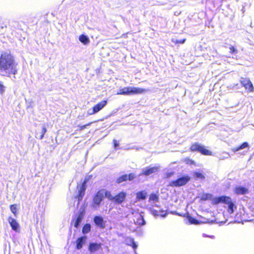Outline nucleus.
Segmentation results:
<instances>
[{
	"mask_svg": "<svg viewBox=\"0 0 254 254\" xmlns=\"http://www.w3.org/2000/svg\"><path fill=\"white\" fill-rule=\"evenodd\" d=\"M17 64L12 56L7 53L0 55V74L5 76L15 75L17 73Z\"/></svg>",
	"mask_w": 254,
	"mask_h": 254,
	"instance_id": "nucleus-1",
	"label": "nucleus"
},
{
	"mask_svg": "<svg viewBox=\"0 0 254 254\" xmlns=\"http://www.w3.org/2000/svg\"><path fill=\"white\" fill-rule=\"evenodd\" d=\"M146 91V89L136 87H127L119 89L117 94L129 95L131 94H141Z\"/></svg>",
	"mask_w": 254,
	"mask_h": 254,
	"instance_id": "nucleus-2",
	"label": "nucleus"
},
{
	"mask_svg": "<svg viewBox=\"0 0 254 254\" xmlns=\"http://www.w3.org/2000/svg\"><path fill=\"white\" fill-rule=\"evenodd\" d=\"M214 202L216 203H218L220 202H223L228 205V211L229 213H233L234 212V208H236V206L234 205V204L232 201L231 198L229 197L222 196L216 198Z\"/></svg>",
	"mask_w": 254,
	"mask_h": 254,
	"instance_id": "nucleus-3",
	"label": "nucleus"
},
{
	"mask_svg": "<svg viewBox=\"0 0 254 254\" xmlns=\"http://www.w3.org/2000/svg\"><path fill=\"white\" fill-rule=\"evenodd\" d=\"M190 180V178L188 176H183L176 180L170 183L169 185L173 187H179L186 185Z\"/></svg>",
	"mask_w": 254,
	"mask_h": 254,
	"instance_id": "nucleus-4",
	"label": "nucleus"
},
{
	"mask_svg": "<svg viewBox=\"0 0 254 254\" xmlns=\"http://www.w3.org/2000/svg\"><path fill=\"white\" fill-rule=\"evenodd\" d=\"M103 191L101 190L98 191L93 199V202L92 207L94 209H98L100 206L101 202L102 201L104 198Z\"/></svg>",
	"mask_w": 254,
	"mask_h": 254,
	"instance_id": "nucleus-5",
	"label": "nucleus"
},
{
	"mask_svg": "<svg viewBox=\"0 0 254 254\" xmlns=\"http://www.w3.org/2000/svg\"><path fill=\"white\" fill-rule=\"evenodd\" d=\"M190 150L192 151H197L201 153L203 155H210L211 152L205 149L204 146L201 145L200 144L195 143L193 144L190 147Z\"/></svg>",
	"mask_w": 254,
	"mask_h": 254,
	"instance_id": "nucleus-6",
	"label": "nucleus"
},
{
	"mask_svg": "<svg viewBox=\"0 0 254 254\" xmlns=\"http://www.w3.org/2000/svg\"><path fill=\"white\" fill-rule=\"evenodd\" d=\"M160 169V166H154L152 167H147L142 169L141 172L139 174V176L144 175L149 176L153 173H155L159 170Z\"/></svg>",
	"mask_w": 254,
	"mask_h": 254,
	"instance_id": "nucleus-7",
	"label": "nucleus"
},
{
	"mask_svg": "<svg viewBox=\"0 0 254 254\" xmlns=\"http://www.w3.org/2000/svg\"><path fill=\"white\" fill-rule=\"evenodd\" d=\"M240 81L242 85L245 88L246 90L250 92L253 91L254 87L249 79L242 78Z\"/></svg>",
	"mask_w": 254,
	"mask_h": 254,
	"instance_id": "nucleus-8",
	"label": "nucleus"
},
{
	"mask_svg": "<svg viewBox=\"0 0 254 254\" xmlns=\"http://www.w3.org/2000/svg\"><path fill=\"white\" fill-rule=\"evenodd\" d=\"M85 213V209L84 208H80L79 211L78 216L76 219L74 226L75 228H77L79 226L81 222L83 219Z\"/></svg>",
	"mask_w": 254,
	"mask_h": 254,
	"instance_id": "nucleus-9",
	"label": "nucleus"
},
{
	"mask_svg": "<svg viewBox=\"0 0 254 254\" xmlns=\"http://www.w3.org/2000/svg\"><path fill=\"white\" fill-rule=\"evenodd\" d=\"M87 182V180L86 179H85L83 183L82 184L81 186L80 187V188L78 190V201H80L82 199L83 196H84L85 194V191L86 189V183Z\"/></svg>",
	"mask_w": 254,
	"mask_h": 254,
	"instance_id": "nucleus-10",
	"label": "nucleus"
},
{
	"mask_svg": "<svg viewBox=\"0 0 254 254\" xmlns=\"http://www.w3.org/2000/svg\"><path fill=\"white\" fill-rule=\"evenodd\" d=\"M87 236H83L78 238L76 241V248L77 250H80L87 242Z\"/></svg>",
	"mask_w": 254,
	"mask_h": 254,
	"instance_id": "nucleus-11",
	"label": "nucleus"
},
{
	"mask_svg": "<svg viewBox=\"0 0 254 254\" xmlns=\"http://www.w3.org/2000/svg\"><path fill=\"white\" fill-rule=\"evenodd\" d=\"M126 196V193L122 191L120 192L118 194L115 196L114 201L116 203L120 204L125 200Z\"/></svg>",
	"mask_w": 254,
	"mask_h": 254,
	"instance_id": "nucleus-12",
	"label": "nucleus"
},
{
	"mask_svg": "<svg viewBox=\"0 0 254 254\" xmlns=\"http://www.w3.org/2000/svg\"><path fill=\"white\" fill-rule=\"evenodd\" d=\"M94 222L95 224L99 228H104L105 227V223L103 218L99 216H96L94 218Z\"/></svg>",
	"mask_w": 254,
	"mask_h": 254,
	"instance_id": "nucleus-13",
	"label": "nucleus"
},
{
	"mask_svg": "<svg viewBox=\"0 0 254 254\" xmlns=\"http://www.w3.org/2000/svg\"><path fill=\"white\" fill-rule=\"evenodd\" d=\"M101 247L100 244L90 243L89 245L88 250L92 254L100 250Z\"/></svg>",
	"mask_w": 254,
	"mask_h": 254,
	"instance_id": "nucleus-14",
	"label": "nucleus"
},
{
	"mask_svg": "<svg viewBox=\"0 0 254 254\" xmlns=\"http://www.w3.org/2000/svg\"><path fill=\"white\" fill-rule=\"evenodd\" d=\"M8 221L12 229L16 232L18 231L19 228V224L16 222V220L11 217H9Z\"/></svg>",
	"mask_w": 254,
	"mask_h": 254,
	"instance_id": "nucleus-15",
	"label": "nucleus"
},
{
	"mask_svg": "<svg viewBox=\"0 0 254 254\" xmlns=\"http://www.w3.org/2000/svg\"><path fill=\"white\" fill-rule=\"evenodd\" d=\"M107 104L106 100L102 101L100 103L96 104L93 108L94 109V112L96 113L102 110Z\"/></svg>",
	"mask_w": 254,
	"mask_h": 254,
	"instance_id": "nucleus-16",
	"label": "nucleus"
},
{
	"mask_svg": "<svg viewBox=\"0 0 254 254\" xmlns=\"http://www.w3.org/2000/svg\"><path fill=\"white\" fill-rule=\"evenodd\" d=\"M136 196L138 200L145 199L147 196V192L145 190L139 191L136 193Z\"/></svg>",
	"mask_w": 254,
	"mask_h": 254,
	"instance_id": "nucleus-17",
	"label": "nucleus"
},
{
	"mask_svg": "<svg viewBox=\"0 0 254 254\" xmlns=\"http://www.w3.org/2000/svg\"><path fill=\"white\" fill-rule=\"evenodd\" d=\"M103 191V196L107 197L110 200H114L115 196H113L111 192L104 189L101 190Z\"/></svg>",
	"mask_w": 254,
	"mask_h": 254,
	"instance_id": "nucleus-18",
	"label": "nucleus"
},
{
	"mask_svg": "<svg viewBox=\"0 0 254 254\" xmlns=\"http://www.w3.org/2000/svg\"><path fill=\"white\" fill-rule=\"evenodd\" d=\"M79 41L84 45L88 44L90 42L88 37L85 35H81L79 37Z\"/></svg>",
	"mask_w": 254,
	"mask_h": 254,
	"instance_id": "nucleus-19",
	"label": "nucleus"
},
{
	"mask_svg": "<svg viewBox=\"0 0 254 254\" xmlns=\"http://www.w3.org/2000/svg\"><path fill=\"white\" fill-rule=\"evenodd\" d=\"M193 177L195 179L204 180L205 178L203 174L198 172H194L193 173Z\"/></svg>",
	"mask_w": 254,
	"mask_h": 254,
	"instance_id": "nucleus-20",
	"label": "nucleus"
},
{
	"mask_svg": "<svg viewBox=\"0 0 254 254\" xmlns=\"http://www.w3.org/2000/svg\"><path fill=\"white\" fill-rule=\"evenodd\" d=\"M91 225L89 224H85L82 228V233L84 234H87L90 231Z\"/></svg>",
	"mask_w": 254,
	"mask_h": 254,
	"instance_id": "nucleus-21",
	"label": "nucleus"
},
{
	"mask_svg": "<svg viewBox=\"0 0 254 254\" xmlns=\"http://www.w3.org/2000/svg\"><path fill=\"white\" fill-rule=\"evenodd\" d=\"M128 180V176L127 175H123L121 177H120L117 181V182L118 183V184H120V183H121L124 181H126Z\"/></svg>",
	"mask_w": 254,
	"mask_h": 254,
	"instance_id": "nucleus-22",
	"label": "nucleus"
},
{
	"mask_svg": "<svg viewBox=\"0 0 254 254\" xmlns=\"http://www.w3.org/2000/svg\"><path fill=\"white\" fill-rule=\"evenodd\" d=\"M6 88L4 82L0 80V94H3L5 92Z\"/></svg>",
	"mask_w": 254,
	"mask_h": 254,
	"instance_id": "nucleus-23",
	"label": "nucleus"
},
{
	"mask_svg": "<svg viewBox=\"0 0 254 254\" xmlns=\"http://www.w3.org/2000/svg\"><path fill=\"white\" fill-rule=\"evenodd\" d=\"M243 149H245V152H247L249 150V146L247 142H244L239 146V151Z\"/></svg>",
	"mask_w": 254,
	"mask_h": 254,
	"instance_id": "nucleus-24",
	"label": "nucleus"
},
{
	"mask_svg": "<svg viewBox=\"0 0 254 254\" xmlns=\"http://www.w3.org/2000/svg\"><path fill=\"white\" fill-rule=\"evenodd\" d=\"M158 200L159 197L156 194L152 193L150 195L149 201L152 200L157 202L158 201Z\"/></svg>",
	"mask_w": 254,
	"mask_h": 254,
	"instance_id": "nucleus-25",
	"label": "nucleus"
},
{
	"mask_svg": "<svg viewBox=\"0 0 254 254\" xmlns=\"http://www.w3.org/2000/svg\"><path fill=\"white\" fill-rule=\"evenodd\" d=\"M188 220H189L190 223V224H196L198 223V221L196 219H194V218H193L191 216H189Z\"/></svg>",
	"mask_w": 254,
	"mask_h": 254,
	"instance_id": "nucleus-26",
	"label": "nucleus"
},
{
	"mask_svg": "<svg viewBox=\"0 0 254 254\" xmlns=\"http://www.w3.org/2000/svg\"><path fill=\"white\" fill-rule=\"evenodd\" d=\"M47 131V129H46V127L45 126H43L42 127V130H41V134L40 135V137H39V139H42L43 137H44V135L45 134V133Z\"/></svg>",
	"mask_w": 254,
	"mask_h": 254,
	"instance_id": "nucleus-27",
	"label": "nucleus"
},
{
	"mask_svg": "<svg viewBox=\"0 0 254 254\" xmlns=\"http://www.w3.org/2000/svg\"><path fill=\"white\" fill-rule=\"evenodd\" d=\"M16 206L15 204L10 205V210L16 216Z\"/></svg>",
	"mask_w": 254,
	"mask_h": 254,
	"instance_id": "nucleus-28",
	"label": "nucleus"
},
{
	"mask_svg": "<svg viewBox=\"0 0 254 254\" xmlns=\"http://www.w3.org/2000/svg\"><path fill=\"white\" fill-rule=\"evenodd\" d=\"M248 191L246 188L239 187V194H245Z\"/></svg>",
	"mask_w": 254,
	"mask_h": 254,
	"instance_id": "nucleus-29",
	"label": "nucleus"
},
{
	"mask_svg": "<svg viewBox=\"0 0 254 254\" xmlns=\"http://www.w3.org/2000/svg\"><path fill=\"white\" fill-rule=\"evenodd\" d=\"M94 111H95V110H94V108H93L92 109H89L87 111V114L89 115H93V114L96 113V112H94Z\"/></svg>",
	"mask_w": 254,
	"mask_h": 254,
	"instance_id": "nucleus-30",
	"label": "nucleus"
},
{
	"mask_svg": "<svg viewBox=\"0 0 254 254\" xmlns=\"http://www.w3.org/2000/svg\"><path fill=\"white\" fill-rule=\"evenodd\" d=\"M128 176V180L131 181L135 178V175L134 174L130 173Z\"/></svg>",
	"mask_w": 254,
	"mask_h": 254,
	"instance_id": "nucleus-31",
	"label": "nucleus"
},
{
	"mask_svg": "<svg viewBox=\"0 0 254 254\" xmlns=\"http://www.w3.org/2000/svg\"><path fill=\"white\" fill-rule=\"evenodd\" d=\"M152 212L154 216H159L160 215V211L159 212L156 210H152Z\"/></svg>",
	"mask_w": 254,
	"mask_h": 254,
	"instance_id": "nucleus-32",
	"label": "nucleus"
},
{
	"mask_svg": "<svg viewBox=\"0 0 254 254\" xmlns=\"http://www.w3.org/2000/svg\"><path fill=\"white\" fill-rule=\"evenodd\" d=\"M167 215V213L166 212H165L164 211H160V216H161V217H165Z\"/></svg>",
	"mask_w": 254,
	"mask_h": 254,
	"instance_id": "nucleus-33",
	"label": "nucleus"
},
{
	"mask_svg": "<svg viewBox=\"0 0 254 254\" xmlns=\"http://www.w3.org/2000/svg\"><path fill=\"white\" fill-rule=\"evenodd\" d=\"M209 196V194H203L202 196H201V199L202 200H206L208 198V196Z\"/></svg>",
	"mask_w": 254,
	"mask_h": 254,
	"instance_id": "nucleus-34",
	"label": "nucleus"
},
{
	"mask_svg": "<svg viewBox=\"0 0 254 254\" xmlns=\"http://www.w3.org/2000/svg\"><path fill=\"white\" fill-rule=\"evenodd\" d=\"M140 218H141V223H139V224H140V225H145V220H144V219H143V217H142L141 215H140Z\"/></svg>",
	"mask_w": 254,
	"mask_h": 254,
	"instance_id": "nucleus-35",
	"label": "nucleus"
},
{
	"mask_svg": "<svg viewBox=\"0 0 254 254\" xmlns=\"http://www.w3.org/2000/svg\"><path fill=\"white\" fill-rule=\"evenodd\" d=\"M91 124V123H89L87 125H83V126H82L80 127V130H83V129H84L85 128H86V127L88 126H89Z\"/></svg>",
	"mask_w": 254,
	"mask_h": 254,
	"instance_id": "nucleus-36",
	"label": "nucleus"
},
{
	"mask_svg": "<svg viewBox=\"0 0 254 254\" xmlns=\"http://www.w3.org/2000/svg\"><path fill=\"white\" fill-rule=\"evenodd\" d=\"M114 147L116 148L117 146L119 145V144L117 142V141L114 139Z\"/></svg>",
	"mask_w": 254,
	"mask_h": 254,
	"instance_id": "nucleus-37",
	"label": "nucleus"
},
{
	"mask_svg": "<svg viewBox=\"0 0 254 254\" xmlns=\"http://www.w3.org/2000/svg\"><path fill=\"white\" fill-rule=\"evenodd\" d=\"M137 245L135 243L134 241L132 242V247L134 249H136L137 248Z\"/></svg>",
	"mask_w": 254,
	"mask_h": 254,
	"instance_id": "nucleus-38",
	"label": "nucleus"
},
{
	"mask_svg": "<svg viewBox=\"0 0 254 254\" xmlns=\"http://www.w3.org/2000/svg\"><path fill=\"white\" fill-rule=\"evenodd\" d=\"M185 40H186L185 39H184L183 40L177 41L176 43L183 44L185 42Z\"/></svg>",
	"mask_w": 254,
	"mask_h": 254,
	"instance_id": "nucleus-39",
	"label": "nucleus"
},
{
	"mask_svg": "<svg viewBox=\"0 0 254 254\" xmlns=\"http://www.w3.org/2000/svg\"><path fill=\"white\" fill-rule=\"evenodd\" d=\"M203 237H209V238H211L212 239H213L214 238V236H207L205 234H203Z\"/></svg>",
	"mask_w": 254,
	"mask_h": 254,
	"instance_id": "nucleus-40",
	"label": "nucleus"
},
{
	"mask_svg": "<svg viewBox=\"0 0 254 254\" xmlns=\"http://www.w3.org/2000/svg\"><path fill=\"white\" fill-rule=\"evenodd\" d=\"M235 192H236V193L237 194H238V188H236L235 189Z\"/></svg>",
	"mask_w": 254,
	"mask_h": 254,
	"instance_id": "nucleus-41",
	"label": "nucleus"
},
{
	"mask_svg": "<svg viewBox=\"0 0 254 254\" xmlns=\"http://www.w3.org/2000/svg\"><path fill=\"white\" fill-rule=\"evenodd\" d=\"M190 164H193L194 163V162L192 160H190Z\"/></svg>",
	"mask_w": 254,
	"mask_h": 254,
	"instance_id": "nucleus-42",
	"label": "nucleus"
},
{
	"mask_svg": "<svg viewBox=\"0 0 254 254\" xmlns=\"http://www.w3.org/2000/svg\"><path fill=\"white\" fill-rule=\"evenodd\" d=\"M171 174H168L167 175V177H170L171 176Z\"/></svg>",
	"mask_w": 254,
	"mask_h": 254,
	"instance_id": "nucleus-43",
	"label": "nucleus"
},
{
	"mask_svg": "<svg viewBox=\"0 0 254 254\" xmlns=\"http://www.w3.org/2000/svg\"><path fill=\"white\" fill-rule=\"evenodd\" d=\"M242 11L243 12H244V7L242 8Z\"/></svg>",
	"mask_w": 254,
	"mask_h": 254,
	"instance_id": "nucleus-44",
	"label": "nucleus"
},
{
	"mask_svg": "<svg viewBox=\"0 0 254 254\" xmlns=\"http://www.w3.org/2000/svg\"><path fill=\"white\" fill-rule=\"evenodd\" d=\"M238 148H237V149H236V151H238Z\"/></svg>",
	"mask_w": 254,
	"mask_h": 254,
	"instance_id": "nucleus-45",
	"label": "nucleus"
}]
</instances>
